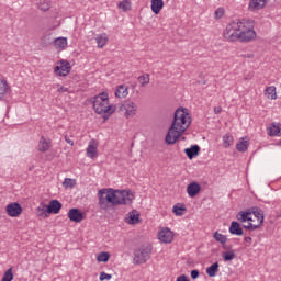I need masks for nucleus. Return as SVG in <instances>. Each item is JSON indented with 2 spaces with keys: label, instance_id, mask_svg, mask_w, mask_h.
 Masks as SVG:
<instances>
[{
  "label": "nucleus",
  "instance_id": "nucleus-49",
  "mask_svg": "<svg viewBox=\"0 0 281 281\" xmlns=\"http://www.w3.org/2000/svg\"><path fill=\"white\" fill-rule=\"evenodd\" d=\"M251 237H249V236H247V237H245L244 238V243H247V245H248V247H249V245H251Z\"/></svg>",
  "mask_w": 281,
  "mask_h": 281
},
{
  "label": "nucleus",
  "instance_id": "nucleus-21",
  "mask_svg": "<svg viewBox=\"0 0 281 281\" xmlns=\"http://www.w3.org/2000/svg\"><path fill=\"white\" fill-rule=\"evenodd\" d=\"M228 232L233 236H243V228L238 222H232Z\"/></svg>",
  "mask_w": 281,
  "mask_h": 281
},
{
  "label": "nucleus",
  "instance_id": "nucleus-38",
  "mask_svg": "<svg viewBox=\"0 0 281 281\" xmlns=\"http://www.w3.org/2000/svg\"><path fill=\"white\" fill-rule=\"evenodd\" d=\"M109 258H111V254H109V252H100L97 256V261L98 262H109Z\"/></svg>",
  "mask_w": 281,
  "mask_h": 281
},
{
  "label": "nucleus",
  "instance_id": "nucleus-40",
  "mask_svg": "<svg viewBox=\"0 0 281 281\" xmlns=\"http://www.w3.org/2000/svg\"><path fill=\"white\" fill-rule=\"evenodd\" d=\"M244 229H249L250 232H256V229H259L260 226L258 224L249 222L248 224L243 225Z\"/></svg>",
  "mask_w": 281,
  "mask_h": 281
},
{
  "label": "nucleus",
  "instance_id": "nucleus-44",
  "mask_svg": "<svg viewBox=\"0 0 281 281\" xmlns=\"http://www.w3.org/2000/svg\"><path fill=\"white\" fill-rule=\"evenodd\" d=\"M64 139L66 144H69V146H74V139H71L68 135H65Z\"/></svg>",
  "mask_w": 281,
  "mask_h": 281
},
{
  "label": "nucleus",
  "instance_id": "nucleus-35",
  "mask_svg": "<svg viewBox=\"0 0 281 281\" xmlns=\"http://www.w3.org/2000/svg\"><path fill=\"white\" fill-rule=\"evenodd\" d=\"M138 82L140 87H147V85H150V75L149 74H144L138 77Z\"/></svg>",
  "mask_w": 281,
  "mask_h": 281
},
{
  "label": "nucleus",
  "instance_id": "nucleus-10",
  "mask_svg": "<svg viewBox=\"0 0 281 281\" xmlns=\"http://www.w3.org/2000/svg\"><path fill=\"white\" fill-rule=\"evenodd\" d=\"M68 218L72 223H82V221H85V215L78 209H70L68 211Z\"/></svg>",
  "mask_w": 281,
  "mask_h": 281
},
{
  "label": "nucleus",
  "instance_id": "nucleus-36",
  "mask_svg": "<svg viewBox=\"0 0 281 281\" xmlns=\"http://www.w3.org/2000/svg\"><path fill=\"white\" fill-rule=\"evenodd\" d=\"M8 93V81L5 79H0V100Z\"/></svg>",
  "mask_w": 281,
  "mask_h": 281
},
{
  "label": "nucleus",
  "instance_id": "nucleus-45",
  "mask_svg": "<svg viewBox=\"0 0 281 281\" xmlns=\"http://www.w3.org/2000/svg\"><path fill=\"white\" fill-rule=\"evenodd\" d=\"M58 93H67L69 91V88H65V86H60L57 89Z\"/></svg>",
  "mask_w": 281,
  "mask_h": 281
},
{
  "label": "nucleus",
  "instance_id": "nucleus-12",
  "mask_svg": "<svg viewBox=\"0 0 281 281\" xmlns=\"http://www.w3.org/2000/svg\"><path fill=\"white\" fill-rule=\"evenodd\" d=\"M267 1L269 0H250L248 4V10H250V12H257L258 10H262V8L267 5Z\"/></svg>",
  "mask_w": 281,
  "mask_h": 281
},
{
  "label": "nucleus",
  "instance_id": "nucleus-17",
  "mask_svg": "<svg viewBox=\"0 0 281 281\" xmlns=\"http://www.w3.org/2000/svg\"><path fill=\"white\" fill-rule=\"evenodd\" d=\"M48 207V214H58L60 210H63V204L58 200H52L49 202Z\"/></svg>",
  "mask_w": 281,
  "mask_h": 281
},
{
  "label": "nucleus",
  "instance_id": "nucleus-47",
  "mask_svg": "<svg viewBox=\"0 0 281 281\" xmlns=\"http://www.w3.org/2000/svg\"><path fill=\"white\" fill-rule=\"evenodd\" d=\"M176 281H190V279H188V276L182 274V276L178 277Z\"/></svg>",
  "mask_w": 281,
  "mask_h": 281
},
{
  "label": "nucleus",
  "instance_id": "nucleus-39",
  "mask_svg": "<svg viewBox=\"0 0 281 281\" xmlns=\"http://www.w3.org/2000/svg\"><path fill=\"white\" fill-rule=\"evenodd\" d=\"M12 280H14V273L12 272V268H9V269L4 272V274H3L2 279H1V281H12Z\"/></svg>",
  "mask_w": 281,
  "mask_h": 281
},
{
  "label": "nucleus",
  "instance_id": "nucleus-34",
  "mask_svg": "<svg viewBox=\"0 0 281 281\" xmlns=\"http://www.w3.org/2000/svg\"><path fill=\"white\" fill-rule=\"evenodd\" d=\"M234 145V136L232 134H225L223 136V146L224 148H229V146Z\"/></svg>",
  "mask_w": 281,
  "mask_h": 281
},
{
  "label": "nucleus",
  "instance_id": "nucleus-8",
  "mask_svg": "<svg viewBox=\"0 0 281 281\" xmlns=\"http://www.w3.org/2000/svg\"><path fill=\"white\" fill-rule=\"evenodd\" d=\"M158 238L160 243L168 245L175 240V233L170 228L165 227L158 233Z\"/></svg>",
  "mask_w": 281,
  "mask_h": 281
},
{
  "label": "nucleus",
  "instance_id": "nucleus-33",
  "mask_svg": "<svg viewBox=\"0 0 281 281\" xmlns=\"http://www.w3.org/2000/svg\"><path fill=\"white\" fill-rule=\"evenodd\" d=\"M119 10H122L123 12H131L132 3L131 0H123L119 2L117 5Z\"/></svg>",
  "mask_w": 281,
  "mask_h": 281
},
{
  "label": "nucleus",
  "instance_id": "nucleus-26",
  "mask_svg": "<svg viewBox=\"0 0 281 281\" xmlns=\"http://www.w3.org/2000/svg\"><path fill=\"white\" fill-rule=\"evenodd\" d=\"M249 148V140H245V138H240L239 142L236 144V149L238 153H247Z\"/></svg>",
  "mask_w": 281,
  "mask_h": 281
},
{
  "label": "nucleus",
  "instance_id": "nucleus-31",
  "mask_svg": "<svg viewBox=\"0 0 281 281\" xmlns=\"http://www.w3.org/2000/svg\"><path fill=\"white\" fill-rule=\"evenodd\" d=\"M116 98H126L128 95V87L126 86H119L115 91Z\"/></svg>",
  "mask_w": 281,
  "mask_h": 281
},
{
  "label": "nucleus",
  "instance_id": "nucleus-27",
  "mask_svg": "<svg viewBox=\"0 0 281 281\" xmlns=\"http://www.w3.org/2000/svg\"><path fill=\"white\" fill-rule=\"evenodd\" d=\"M265 95L268 98V100H276L278 98V93L276 92V87L270 86L266 88Z\"/></svg>",
  "mask_w": 281,
  "mask_h": 281
},
{
  "label": "nucleus",
  "instance_id": "nucleus-41",
  "mask_svg": "<svg viewBox=\"0 0 281 281\" xmlns=\"http://www.w3.org/2000/svg\"><path fill=\"white\" fill-rule=\"evenodd\" d=\"M64 188H74L76 186V181L71 178H66L63 182Z\"/></svg>",
  "mask_w": 281,
  "mask_h": 281
},
{
  "label": "nucleus",
  "instance_id": "nucleus-2",
  "mask_svg": "<svg viewBox=\"0 0 281 281\" xmlns=\"http://www.w3.org/2000/svg\"><path fill=\"white\" fill-rule=\"evenodd\" d=\"M98 199L99 207L106 211L111 205H132L135 194L131 190L101 189Z\"/></svg>",
  "mask_w": 281,
  "mask_h": 281
},
{
  "label": "nucleus",
  "instance_id": "nucleus-32",
  "mask_svg": "<svg viewBox=\"0 0 281 281\" xmlns=\"http://www.w3.org/2000/svg\"><path fill=\"white\" fill-rule=\"evenodd\" d=\"M222 258L225 262H231V260H234V258H236V250H227L222 252Z\"/></svg>",
  "mask_w": 281,
  "mask_h": 281
},
{
  "label": "nucleus",
  "instance_id": "nucleus-13",
  "mask_svg": "<svg viewBox=\"0 0 281 281\" xmlns=\"http://www.w3.org/2000/svg\"><path fill=\"white\" fill-rule=\"evenodd\" d=\"M52 148V139L42 136L37 146L40 153H47Z\"/></svg>",
  "mask_w": 281,
  "mask_h": 281
},
{
  "label": "nucleus",
  "instance_id": "nucleus-46",
  "mask_svg": "<svg viewBox=\"0 0 281 281\" xmlns=\"http://www.w3.org/2000/svg\"><path fill=\"white\" fill-rule=\"evenodd\" d=\"M191 278H192L193 280H196V278H199V270H192V271H191Z\"/></svg>",
  "mask_w": 281,
  "mask_h": 281
},
{
  "label": "nucleus",
  "instance_id": "nucleus-7",
  "mask_svg": "<svg viewBox=\"0 0 281 281\" xmlns=\"http://www.w3.org/2000/svg\"><path fill=\"white\" fill-rule=\"evenodd\" d=\"M5 212L11 218H18V216H21L23 207L19 202H12L5 206Z\"/></svg>",
  "mask_w": 281,
  "mask_h": 281
},
{
  "label": "nucleus",
  "instance_id": "nucleus-24",
  "mask_svg": "<svg viewBox=\"0 0 281 281\" xmlns=\"http://www.w3.org/2000/svg\"><path fill=\"white\" fill-rule=\"evenodd\" d=\"M54 47L55 49H59L63 52L65 47H67V37H57L54 40Z\"/></svg>",
  "mask_w": 281,
  "mask_h": 281
},
{
  "label": "nucleus",
  "instance_id": "nucleus-5",
  "mask_svg": "<svg viewBox=\"0 0 281 281\" xmlns=\"http://www.w3.org/2000/svg\"><path fill=\"white\" fill-rule=\"evenodd\" d=\"M150 254L153 250L148 246H142L134 251V265H145L150 260Z\"/></svg>",
  "mask_w": 281,
  "mask_h": 281
},
{
  "label": "nucleus",
  "instance_id": "nucleus-22",
  "mask_svg": "<svg viewBox=\"0 0 281 281\" xmlns=\"http://www.w3.org/2000/svg\"><path fill=\"white\" fill-rule=\"evenodd\" d=\"M236 218L237 221H239V223H247V221H254V216H251V211L250 212L240 211L237 214Z\"/></svg>",
  "mask_w": 281,
  "mask_h": 281
},
{
  "label": "nucleus",
  "instance_id": "nucleus-11",
  "mask_svg": "<svg viewBox=\"0 0 281 281\" xmlns=\"http://www.w3.org/2000/svg\"><path fill=\"white\" fill-rule=\"evenodd\" d=\"M86 153H87V157H89L90 159H93L94 157H97L98 156V140L91 139L86 149Z\"/></svg>",
  "mask_w": 281,
  "mask_h": 281
},
{
  "label": "nucleus",
  "instance_id": "nucleus-9",
  "mask_svg": "<svg viewBox=\"0 0 281 281\" xmlns=\"http://www.w3.org/2000/svg\"><path fill=\"white\" fill-rule=\"evenodd\" d=\"M57 76H67L71 71V64L67 60H60L59 65L54 69Z\"/></svg>",
  "mask_w": 281,
  "mask_h": 281
},
{
  "label": "nucleus",
  "instance_id": "nucleus-51",
  "mask_svg": "<svg viewBox=\"0 0 281 281\" xmlns=\"http://www.w3.org/2000/svg\"><path fill=\"white\" fill-rule=\"evenodd\" d=\"M241 58H254V54L241 55Z\"/></svg>",
  "mask_w": 281,
  "mask_h": 281
},
{
  "label": "nucleus",
  "instance_id": "nucleus-42",
  "mask_svg": "<svg viewBox=\"0 0 281 281\" xmlns=\"http://www.w3.org/2000/svg\"><path fill=\"white\" fill-rule=\"evenodd\" d=\"M225 15V9L224 8H218L215 11V19H223Z\"/></svg>",
  "mask_w": 281,
  "mask_h": 281
},
{
  "label": "nucleus",
  "instance_id": "nucleus-25",
  "mask_svg": "<svg viewBox=\"0 0 281 281\" xmlns=\"http://www.w3.org/2000/svg\"><path fill=\"white\" fill-rule=\"evenodd\" d=\"M95 42L98 44L99 49H102V47H104L106 43H109V36L106 35V33L99 34L95 37Z\"/></svg>",
  "mask_w": 281,
  "mask_h": 281
},
{
  "label": "nucleus",
  "instance_id": "nucleus-4",
  "mask_svg": "<svg viewBox=\"0 0 281 281\" xmlns=\"http://www.w3.org/2000/svg\"><path fill=\"white\" fill-rule=\"evenodd\" d=\"M92 105L98 115H104V120H109V115H113V113H115L114 105L109 103V94L106 92H102L93 97Z\"/></svg>",
  "mask_w": 281,
  "mask_h": 281
},
{
  "label": "nucleus",
  "instance_id": "nucleus-23",
  "mask_svg": "<svg viewBox=\"0 0 281 281\" xmlns=\"http://www.w3.org/2000/svg\"><path fill=\"white\" fill-rule=\"evenodd\" d=\"M164 10V0H151V12L159 14Z\"/></svg>",
  "mask_w": 281,
  "mask_h": 281
},
{
  "label": "nucleus",
  "instance_id": "nucleus-3",
  "mask_svg": "<svg viewBox=\"0 0 281 281\" xmlns=\"http://www.w3.org/2000/svg\"><path fill=\"white\" fill-rule=\"evenodd\" d=\"M191 124L192 116H190L189 110L186 108H178L175 112L172 124L165 137L166 144H168V146L177 144V139L190 128Z\"/></svg>",
  "mask_w": 281,
  "mask_h": 281
},
{
  "label": "nucleus",
  "instance_id": "nucleus-18",
  "mask_svg": "<svg viewBox=\"0 0 281 281\" xmlns=\"http://www.w3.org/2000/svg\"><path fill=\"white\" fill-rule=\"evenodd\" d=\"M280 123H272L271 126L267 128L268 135L270 137H280L281 136V128Z\"/></svg>",
  "mask_w": 281,
  "mask_h": 281
},
{
  "label": "nucleus",
  "instance_id": "nucleus-37",
  "mask_svg": "<svg viewBox=\"0 0 281 281\" xmlns=\"http://www.w3.org/2000/svg\"><path fill=\"white\" fill-rule=\"evenodd\" d=\"M213 238L216 240V243H221V245H225V243H227V236L218 232L213 234Z\"/></svg>",
  "mask_w": 281,
  "mask_h": 281
},
{
  "label": "nucleus",
  "instance_id": "nucleus-20",
  "mask_svg": "<svg viewBox=\"0 0 281 281\" xmlns=\"http://www.w3.org/2000/svg\"><path fill=\"white\" fill-rule=\"evenodd\" d=\"M48 214L49 210L47 204L41 203L36 209V216H38V218H47V216H49Z\"/></svg>",
  "mask_w": 281,
  "mask_h": 281
},
{
  "label": "nucleus",
  "instance_id": "nucleus-28",
  "mask_svg": "<svg viewBox=\"0 0 281 281\" xmlns=\"http://www.w3.org/2000/svg\"><path fill=\"white\" fill-rule=\"evenodd\" d=\"M172 212L176 216H183L187 212L186 204L173 205Z\"/></svg>",
  "mask_w": 281,
  "mask_h": 281
},
{
  "label": "nucleus",
  "instance_id": "nucleus-19",
  "mask_svg": "<svg viewBox=\"0 0 281 281\" xmlns=\"http://www.w3.org/2000/svg\"><path fill=\"white\" fill-rule=\"evenodd\" d=\"M184 153L188 159H194L201 153V147L199 145H192L190 148H186Z\"/></svg>",
  "mask_w": 281,
  "mask_h": 281
},
{
  "label": "nucleus",
  "instance_id": "nucleus-29",
  "mask_svg": "<svg viewBox=\"0 0 281 281\" xmlns=\"http://www.w3.org/2000/svg\"><path fill=\"white\" fill-rule=\"evenodd\" d=\"M218 273V262H215L211 265L209 268H206V274L209 278H215V276Z\"/></svg>",
  "mask_w": 281,
  "mask_h": 281
},
{
  "label": "nucleus",
  "instance_id": "nucleus-43",
  "mask_svg": "<svg viewBox=\"0 0 281 281\" xmlns=\"http://www.w3.org/2000/svg\"><path fill=\"white\" fill-rule=\"evenodd\" d=\"M112 276L106 273V272H101L100 273V280H111Z\"/></svg>",
  "mask_w": 281,
  "mask_h": 281
},
{
  "label": "nucleus",
  "instance_id": "nucleus-14",
  "mask_svg": "<svg viewBox=\"0 0 281 281\" xmlns=\"http://www.w3.org/2000/svg\"><path fill=\"white\" fill-rule=\"evenodd\" d=\"M199 192H201V184L198 182H191L187 186V194H189L191 199H194Z\"/></svg>",
  "mask_w": 281,
  "mask_h": 281
},
{
  "label": "nucleus",
  "instance_id": "nucleus-52",
  "mask_svg": "<svg viewBox=\"0 0 281 281\" xmlns=\"http://www.w3.org/2000/svg\"><path fill=\"white\" fill-rule=\"evenodd\" d=\"M249 223H257V220L252 217V221H248Z\"/></svg>",
  "mask_w": 281,
  "mask_h": 281
},
{
  "label": "nucleus",
  "instance_id": "nucleus-50",
  "mask_svg": "<svg viewBox=\"0 0 281 281\" xmlns=\"http://www.w3.org/2000/svg\"><path fill=\"white\" fill-rule=\"evenodd\" d=\"M221 111H223V108H221V106L214 108V113H215L216 115H218V113H221Z\"/></svg>",
  "mask_w": 281,
  "mask_h": 281
},
{
  "label": "nucleus",
  "instance_id": "nucleus-1",
  "mask_svg": "<svg viewBox=\"0 0 281 281\" xmlns=\"http://www.w3.org/2000/svg\"><path fill=\"white\" fill-rule=\"evenodd\" d=\"M256 22L249 19H238L228 23L223 32L225 41L228 43H251L256 41Z\"/></svg>",
  "mask_w": 281,
  "mask_h": 281
},
{
  "label": "nucleus",
  "instance_id": "nucleus-30",
  "mask_svg": "<svg viewBox=\"0 0 281 281\" xmlns=\"http://www.w3.org/2000/svg\"><path fill=\"white\" fill-rule=\"evenodd\" d=\"M37 8L42 12H47V10H49V8H52V3L49 2V0H38Z\"/></svg>",
  "mask_w": 281,
  "mask_h": 281
},
{
  "label": "nucleus",
  "instance_id": "nucleus-16",
  "mask_svg": "<svg viewBox=\"0 0 281 281\" xmlns=\"http://www.w3.org/2000/svg\"><path fill=\"white\" fill-rule=\"evenodd\" d=\"M125 223L128 225H137L139 223V212L137 210H133L125 217Z\"/></svg>",
  "mask_w": 281,
  "mask_h": 281
},
{
  "label": "nucleus",
  "instance_id": "nucleus-15",
  "mask_svg": "<svg viewBox=\"0 0 281 281\" xmlns=\"http://www.w3.org/2000/svg\"><path fill=\"white\" fill-rule=\"evenodd\" d=\"M250 214L252 218L257 220L255 224H257L259 227L262 225V223H265V212L261 209H252Z\"/></svg>",
  "mask_w": 281,
  "mask_h": 281
},
{
  "label": "nucleus",
  "instance_id": "nucleus-6",
  "mask_svg": "<svg viewBox=\"0 0 281 281\" xmlns=\"http://www.w3.org/2000/svg\"><path fill=\"white\" fill-rule=\"evenodd\" d=\"M120 109L124 112L127 120H131V117H135L137 115V103L131 100L125 101Z\"/></svg>",
  "mask_w": 281,
  "mask_h": 281
},
{
  "label": "nucleus",
  "instance_id": "nucleus-48",
  "mask_svg": "<svg viewBox=\"0 0 281 281\" xmlns=\"http://www.w3.org/2000/svg\"><path fill=\"white\" fill-rule=\"evenodd\" d=\"M222 249H225V251H229L232 249V246L227 245V243L222 244Z\"/></svg>",
  "mask_w": 281,
  "mask_h": 281
}]
</instances>
